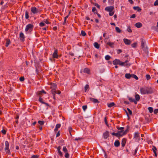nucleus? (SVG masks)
<instances>
[{
    "label": "nucleus",
    "instance_id": "774afa93",
    "mask_svg": "<svg viewBox=\"0 0 158 158\" xmlns=\"http://www.w3.org/2000/svg\"><path fill=\"white\" fill-rule=\"evenodd\" d=\"M110 24L112 25H114V26L115 25V24L113 23H111Z\"/></svg>",
    "mask_w": 158,
    "mask_h": 158
},
{
    "label": "nucleus",
    "instance_id": "4c0bfd02",
    "mask_svg": "<svg viewBox=\"0 0 158 158\" xmlns=\"http://www.w3.org/2000/svg\"><path fill=\"white\" fill-rule=\"evenodd\" d=\"M81 34L83 36H85L86 35V34L85 32L83 31H81Z\"/></svg>",
    "mask_w": 158,
    "mask_h": 158
},
{
    "label": "nucleus",
    "instance_id": "dca6fc26",
    "mask_svg": "<svg viewBox=\"0 0 158 158\" xmlns=\"http://www.w3.org/2000/svg\"><path fill=\"white\" fill-rule=\"evenodd\" d=\"M61 125L60 124H57L56 125L54 131L55 132H56L58 131V129L60 127Z\"/></svg>",
    "mask_w": 158,
    "mask_h": 158
},
{
    "label": "nucleus",
    "instance_id": "69168bd1",
    "mask_svg": "<svg viewBox=\"0 0 158 158\" xmlns=\"http://www.w3.org/2000/svg\"><path fill=\"white\" fill-rule=\"evenodd\" d=\"M128 1L131 4H132L133 3V1L132 0H130Z\"/></svg>",
    "mask_w": 158,
    "mask_h": 158
},
{
    "label": "nucleus",
    "instance_id": "49530a36",
    "mask_svg": "<svg viewBox=\"0 0 158 158\" xmlns=\"http://www.w3.org/2000/svg\"><path fill=\"white\" fill-rule=\"evenodd\" d=\"M38 123L40 124L41 125H42L44 123V122L43 121H38Z\"/></svg>",
    "mask_w": 158,
    "mask_h": 158
},
{
    "label": "nucleus",
    "instance_id": "6ab92c4d",
    "mask_svg": "<svg viewBox=\"0 0 158 158\" xmlns=\"http://www.w3.org/2000/svg\"><path fill=\"white\" fill-rule=\"evenodd\" d=\"M119 144L120 143L118 140H116L114 143V146L116 147H118L119 145Z\"/></svg>",
    "mask_w": 158,
    "mask_h": 158
},
{
    "label": "nucleus",
    "instance_id": "f03ea898",
    "mask_svg": "<svg viewBox=\"0 0 158 158\" xmlns=\"http://www.w3.org/2000/svg\"><path fill=\"white\" fill-rule=\"evenodd\" d=\"M117 129L119 131H118L119 135L120 137L122 136L123 135H126L128 131L127 130H126L124 131L123 127H118Z\"/></svg>",
    "mask_w": 158,
    "mask_h": 158
},
{
    "label": "nucleus",
    "instance_id": "13d9d810",
    "mask_svg": "<svg viewBox=\"0 0 158 158\" xmlns=\"http://www.w3.org/2000/svg\"><path fill=\"white\" fill-rule=\"evenodd\" d=\"M115 136L117 137H120L119 135L118 132L115 133Z\"/></svg>",
    "mask_w": 158,
    "mask_h": 158
},
{
    "label": "nucleus",
    "instance_id": "338daca9",
    "mask_svg": "<svg viewBox=\"0 0 158 158\" xmlns=\"http://www.w3.org/2000/svg\"><path fill=\"white\" fill-rule=\"evenodd\" d=\"M60 135V134L59 133V132H58V133L56 135V137H57L59 136Z\"/></svg>",
    "mask_w": 158,
    "mask_h": 158
},
{
    "label": "nucleus",
    "instance_id": "f257e3e1",
    "mask_svg": "<svg viewBox=\"0 0 158 158\" xmlns=\"http://www.w3.org/2000/svg\"><path fill=\"white\" fill-rule=\"evenodd\" d=\"M140 93L142 94H145L152 93L153 92L152 88L151 87H145L140 89Z\"/></svg>",
    "mask_w": 158,
    "mask_h": 158
},
{
    "label": "nucleus",
    "instance_id": "0e129e2a",
    "mask_svg": "<svg viewBox=\"0 0 158 158\" xmlns=\"http://www.w3.org/2000/svg\"><path fill=\"white\" fill-rule=\"evenodd\" d=\"M56 94H60V91L57 90L56 92Z\"/></svg>",
    "mask_w": 158,
    "mask_h": 158
},
{
    "label": "nucleus",
    "instance_id": "cd10ccee",
    "mask_svg": "<svg viewBox=\"0 0 158 158\" xmlns=\"http://www.w3.org/2000/svg\"><path fill=\"white\" fill-rule=\"evenodd\" d=\"M94 47L97 48H99V45L97 42H95L94 43Z\"/></svg>",
    "mask_w": 158,
    "mask_h": 158
},
{
    "label": "nucleus",
    "instance_id": "de8ad7c7",
    "mask_svg": "<svg viewBox=\"0 0 158 158\" xmlns=\"http://www.w3.org/2000/svg\"><path fill=\"white\" fill-rule=\"evenodd\" d=\"M87 108V106H82V108L83 110L85 111Z\"/></svg>",
    "mask_w": 158,
    "mask_h": 158
},
{
    "label": "nucleus",
    "instance_id": "0eeeda50",
    "mask_svg": "<svg viewBox=\"0 0 158 158\" xmlns=\"http://www.w3.org/2000/svg\"><path fill=\"white\" fill-rule=\"evenodd\" d=\"M113 64L114 65H116V64H119V65H123L122 64L123 63H122V61L120 60H119L116 59L114 60L113 62Z\"/></svg>",
    "mask_w": 158,
    "mask_h": 158
},
{
    "label": "nucleus",
    "instance_id": "052dcab7",
    "mask_svg": "<svg viewBox=\"0 0 158 158\" xmlns=\"http://www.w3.org/2000/svg\"><path fill=\"white\" fill-rule=\"evenodd\" d=\"M158 112V109H155L154 111V113L155 114H156Z\"/></svg>",
    "mask_w": 158,
    "mask_h": 158
},
{
    "label": "nucleus",
    "instance_id": "ea45409f",
    "mask_svg": "<svg viewBox=\"0 0 158 158\" xmlns=\"http://www.w3.org/2000/svg\"><path fill=\"white\" fill-rule=\"evenodd\" d=\"M137 45V44L136 43H135L131 44V46L133 48H135L136 47Z\"/></svg>",
    "mask_w": 158,
    "mask_h": 158
},
{
    "label": "nucleus",
    "instance_id": "58836bf2",
    "mask_svg": "<svg viewBox=\"0 0 158 158\" xmlns=\"http://www.w3.org/2000/svg\"><path fill=\"white\" fill-rule=\"evenodd\" d=\"M68 130L69 131V132L70 134L71 135V131L72 130V128L71 127H69L68 128Z\"/></svg>",
    "mask_w": 158,
    "mask_h": 158
},
{
    "label": "nucleus",
    "instance_id": "3c124183",
    "mask_svg": "<svg viewBox=\"0 0 158 158\" xmlns=\"http://www.w3.org/2000/svg\"><path fill=\"white\" fill-rule=\"evenodd\" d=\"M127 110H128V111L129 114L130 115H131L132 114V112L128 108H127Z\"/></svg>",
    "mask_w": 158,
    "mask_h": 158
},
{
    "label": "nucleus",
    "instance_id": "aec40b11",
    "mask_svg": "<svg viewBox=\"0 0 158 158\" xmlns=\"http://www.w3.org/2000/svg\"><path fill=\"white\" fill-rule=\"evenodd\" d=\"M107 44L109 45V46L113 48L114 47V44L113 42H109L107 43Z\"/></svg>",
    "mask_w": 158,
    "mask_h": 158
},
{
    "label": "nucleus",
    "instance_id": "5701e85b",
    "mask_svg": "<svg viewBox=\"0 0 158 158\" xmlns=\"http://www.w3.org/2000/svg\"><path fill=\"white\" fill-rule=\"evenodd\" d=\"M128 99L129 100V101H130V102H134L135 104H137V102L135 101V100L134 99L132 98L129 97L128 98Z\"/></svg>",
    "mask_w": 158,
    "mask_h": 158
},
{
    "label": "nucleus",
    "instance_id": "f704fd0d",
    "mask_svg": "<svg viewBox=\"0 0 158 158\" xmlns=\"http://www.w3.org/2000/svg\"><path fill=\"white\" fill-rule=\"evenodd\" d=\"M110 57L109 55H106L105 56V59L106 60H108L110 59Z\"/></svg>",
    "mask_w": 158,
    "mask_h": 158
},
{
    "label": "nucleus",
    "instance_id": "603ef678",
    "mask_svg": "<svg viewBox=\"0 0 158 158\" xmlns=\"http://www.w3.org/2000/svg\"><path fill=\"white\" fill-rule=\"evenodd\" d=\"M44 23L43 22H41L40 23V26L41 27H43L44 26Z\"/></svg>",
    "mask_w": 158,
    "mask_h": 158
},
{
    "label": "nucleus",
    "instance_id": "bf43d9fd",
    "mask_svg": "<svg viewBox=\"0 0 158 158\" xmlns=\"http://www.w3.org/2000/svg\"><path fill=\"white\" fill-rule=\"evenodd\" d=\"M2 132L3 134H5L6 133V131L5 130L3 129L2 131Z\"/></svg>",
    "mask_w": 158,
    "mask_h": 158
},
{
    "label": "nucleus",
    "instance_id": "c03bdc74",
    "mask_svg": "<svg viewBox=\"0 0 158 158\" xmlns=\"http://www.w3.org/2000/svg\"><path fill=\"white\" fill-rule=\"evenodd\" d=\"M127 30L129 32H132V30L131 29L130 27H128L127 29Z\"/></svg>",
    "mask_w": 158,
    "mask_h": 158
},
{
    "label": "nucleus",
    "instance_id": "2eb2a0df",
    "mask_svg": "<svg viewBox=\"0 0 158 158\" xmlns=\"http://www.w3.org/2000/svg\"><path fill=\"white\" fill-rule=\"evenodd\" d=\"M109 135V133L107 131H106L103 134V138L105 139H107Z\"/></svg>",
    "mask_w": 158,
    "mask_h": 158
},
{
    "label": "nucleus",
    "instance_id": "8fccbe9b",
    "mask_svg": "<svg viewBox=\"0 0 158 158\" xmlns=\"http://www.w3.org/2000/svg\"><path fill=\"white\" fill-rule=\"evenodd\" d=\"M154 5L155 6H158V0H156L154 3Z\"/></svg>",
    "mask_w": 158,
    "mask_h": 158
},
{
    "label": "nucleus",
    "instance_id": "2f4dec72",
    "mask_svg": "<svg viewBox=\"0 0 158 158\" xmlns=\"http://www.w3.org/2000/svg\"><path fill=\"white\" fill-rule=\"evenodd\" d=\"M152 150H153V151L154 152V153L156 156V155H157L156 153V147L153 146V148H152Z\"/></svg>",
    "mask_w": 158,
    "mask_h": 158
},
{
    "label": "nucleus",
    "instance_id": "9d476101",
    "mask_svg": "<svg viewBox=\"0 0 158 158\" xmlns=\"http://www.w3.org/2000/svg\"><path fill=\"white\" fill-rule=\"evenodd\" d=\"M31 11L33 13L35 14L38 12V10L35 7H33L31 8Z\"/></svg>",
    "mask_w": 158,
    "mask_h": 158
},
{
    "label": "nucleus",
    "instance_id": "1a4fd4ad",
    "mask_svg": "<svg viewBox=\"0 0 158 158\" xmlns=\"http://www.w3.org/2000/svg\"><path fill=\"white\" fill-rule=\"evenodd\" d=\"M123 65H121V66H124L126 67H128L131 65V64L129 62V61L128 60H126L125 61L123 62H122Z\"/></svg>",
    "mask_w": 158,
    "mask_h": 158
},
{
    "label": "nucleus",
    "instance_id": "c85d7f7f",
    "mask_svg": "<svg viewBox=\"0 0 158 158\" xmlns=\"http://www.w3.org/2000/svg\"><path fill=\"white\" fill-rule=\"evenodd\" d=\"M114 103L112 102L108 104V106L109 107H111L114 105Z\"/></svg>",
    "mask_w": 158,
    "mask_h": 158
},
{
    "label": "nucleus",
    "instance_id": "4468645a",
    "mask_svg": "<svg viewBox=\"0 0 158 158\" xmlns=\"http://www.w3.org/2000/svg\"><path fill=\"white\" fill-rule=\"evenodd\" d=\"M141 47H142V48L143 50H147V48L145 46V44L143 41H142L141 42Z\"/></svg>",
    "mask_w": 158,
    "mask_h": 158
},
{
    "label": "nucleus",
    "instance_id": "b1692460",
    "mask_svg": "<svg viewBox=\"0 0 158 158\" xmlns=\"http://www.w3.org/2000/svg\"><path fill=\"white\" fill-rule=\"evenodd\" d=\"M126 143V139H123L122 140V145L123 147L124 146V145L125 144V143Z\"/></svg>",
    "mask_w": 158,
    "mask_h": 158
},
{
    "label": "nucleus",
    "instance_id": "6e6d98bb",
    "mask_svg": "<svg viewBox=\"0 0 158 158\" xmlns=\"http://www.w3.org/2000/svg\"><path fill=\"white\" fill-rule=\"evenodd\" d=\"M38 156L36 155H34L32 156L31 157V158H38Z\"/></svg>",
    "mask_w": 158,
    "mask_h": 158
},
{
    "label": "nucleus",
    "instance_id": "680f3d73",
    "mask_svg": "<svg viewBox=\"0 0 158 158\" xmlns=\"http://www.w3.org/2000/svg\"><path fill=\"white\" fill-rule=\"evenodd\" d=\"M135 17V15L134 14H133L131 17V18H134Z\"/></svg>",
    "mask_w": 158,
    "mask_h": 158
},
{
    "label": "nucleus",
    "instance_id": "c9c22d12",
    "mask_svg": "<svg viewBox=\"0 0 158 158\" xmlns=\"http://www.w3.org/2000/svg\"><path fill=\"white\" fill-rule=\"evenodd\" d=\"M148 110L150 113H152L153 112V108L152 107H149L148 108Z\"/></svg>",
    "mask_w": 158,
    "mask_h": 158
},
{
    "label": "nucleus",
    "instance_id": "09e8293b",
    "mask_svg": "<svg viewBox=\"0 0 158 158\" xmlns=\"http://www.w3.org/2000/svg\"><path fill=\"white\" fill-rule=\"evenodd\" d=\"M44 22L47 24H49L50 23L48 20L46 19H44Z\"/></svg>",
    "mask_w": 158,
    "mask_h": 158
},
{
    "label": "nucleus",
    "instance_id": "6e6552de",
    "mask_svg": "<svg viewBox=\"0 0 158 158\" xmlns=\"http://www.w3.org/2000/svg\"><path fill=\"white\" fill-rule=\"evenodd\" d=\"M134 138L137 141H139L140 140V138L139 134L138 131L136 132L135 133Z\"/></svg>",
    "mask_w": 158,
    "mask_h": 158
},
{
    "label": "nucleus",
    "instance_id": "20e7f679",
    "mask_svg": "<svg viewBox=\"0 0 158 158\" xmlns=\"http://www.w3.org/2000/svg\"><path fill=\"white\" fill-rule=\"evenodd\" d=\"M5 147L4 149L6 153L9 155L10 154V152L9 148V145L8 142L6 141L5 142Z\"/></svg>",
    "mask_w": 158,
    "mask_h": 158
},
{
    "label": "nucleus",
    "instance_id": "e2e57ef3",
    "mask_svg": "<svg viewBox=\"0 0 158 158\" xmlns=\"http://www.w3.org/2000/svg\"><path fill=\"white\" fill-rule=\"evenodd\" d=\"M61 148V147L60 146H59L57 148L58 151H60Z\"/></svg>",
    "mask_w": 158,
    "mask_h": 158
},
{
    "label": "nucleus",
    "instance_id": "a19ab883",
    "mask_svg": "<svg viewBox=\"0 0 158 158\" xmlns=\"http://www.w3.org/2000/svg\"><path fill=\"white\" fill-rule=\"evenodd\" d=\"M42 93H44V94H46V92L43 90H42L41 91H39L37 93V94L38 95Z\"/></svg>",
    "mask_w": 158,
    "mask_h": 158
},
{
    "label": "nucleus",
    "instance_id": "79ce46f5",
    "mask_svg": "<svg viewBox=\"0 0 158 158\" xmlns=\"http://www.w3.org/2000/svg\"><path fill=\"white\" fill-rule=\"evenodd\" d=\"M65 157L66 158H69V153L67 152L65 153L64 155Z\"/></svg>",
    "mask_w": 158,
    "mask_h": 158
},
{
    "label": "nucleus",
    "instance_id": "423d86ee",
    "mask_svg": "<svg viewBox=\"0 0 158 158\" xmlns=\"http://www.w3.org/2000/svg\"><path fill=\"white\" fill-rule=\"evenodd\" d=\"M56 85L54 83H51V88L52 89V94L53 95V98L54 99L55 98V93L56 91L55 90L56 89Z\"/></svg>",
    "mask_w": 158,
    "mask_h": 158
},
{
    "label": "nucleus",
    "instance_id": "412c9836",
    "mask_svg": "<svg viewBox=\"0 0 158 158\" xmlns=\"http://www.w3.org/2000/svg\"><path fill=\"white\" fill-rule=\"evenodd\" d=\"M135 98L136 102L139 101L140 99L139 95L138 94H136L135 95Z\"/></svg>",
    "mask_w": 158,
    "mask_h": 158
},
{
    "label": "nucleus",
    "instance_id": "39448f33",
    "mask_svg": "<svg viewBox=\"0 0 158 158\" xmlns=\"http://www.w3.org/2000/svg\"><path fill=\"white\" fill-rule=\"evenodd\" d=\"M33 26L31 24L27 25L26 27L25 31L26 32H31L33 30Z\"/></svg>",
    "mask_w": 158,
    "mask_h": 158
},
{
    "label": "nucleus",
    "instance_id": "ddd939ff",
    "mask_svg": "<svg viewBox=\"0 0 158 158\" xmlns=\"http://www.w3.org/2000/svg\"><path fill=\"white\" fill-rule=\"evenodd\" d=\"M83 72L84 73H86L88 74L90 73V69L88 68H85L83 70Z\"/></svg>",
    "mask_w": 158,
    "mask_h": 158
},
{
    "label": "nucleus",
    "instance_id": "a211bd4d",
    "mask_svg": "<svg viewBox=\"0 0 158 158\" xmlns=\"http://www.w3.org/2000/svg\"><path fill=\"white\" fill-rule=\"evenodd\" d=\"M135 26L137 28H140L142 26V24L140 23H137L135 24Z\"/></svg>",
    "mask_w": 158,
    "mask_h": 158
},
{
    "label": "nucleus",
    "instance_id": "e433bc0d",
    "mask_svg": "<svg viewBox=\"0 0 158 158\" xmlns=\"http://www.w3.org/2000/svg\"><path fill=\"white\" fill-rule=\"evenodd\" d=\"M89 86L88 85H86L85 87V91L86 92L88 89Z\"/></svg>",
    "mask_w": 158,
    "mask_h": 158
},
{
    "label": "nucleus",
    "instance_id": "7ed1b4c3",
    "mask_svg": "<svg viewBox=\"0 0 158 158\" xmlns=\"http://www.w3.org/2000/svg\"><path fill=\"white\" fill-rule=\"evenodd\" d=\"M114 7L113 6H107L105 8V10L109 12V15L112 16L114 14V11H113Z\"/></svg>",
    "mask_w": 158,
    "mask_h": 158
},
{
    "label": "nucleus",
    "instance_id": "37998d69",
    "mask_svg": "<svg viewBox=\"0 0 158 158\" xmlns=\"http://www.w3.org/2000/svg\"><path fill=\"white\" fill-rule=\"evenodd\" d=\"M132 77L134 78L136 80H137L138 79L137 77L135 75L132 74Z\"/></svg>",
    "mask_w": 158,
    "mask_h": 158
},
{
    "label": "nucleus",
    "instance_id": "bb28decb",
    "mask_svg": "<svg viewBox=\"0 0 158 158\" xmlns=\"http://www.w3.org/2000/svg\"><path fill=\"white\" fill-rule=\"evenodd\" d=\"M10 40L7 39H6V43L5 46L6 47H8L9 44H10Z\"/></svg>",
    "mask_w": 158,
    "mask_h": 158
},
{
    "label": "nucleus",
    "instance_id": "a878e982",
    "mask_svg": "<svg viewBox=\"0 0 158 158\" xmlns=\"http://www.w3.org/2000/svg\"><path fill=\"white\" fill-rule=\"evenodd\" d=\"M90 101H92L94 103H97L98 102V101L97 99L93 98H90Z\"/></svg>",
    "mask_w": 158,
    "mask_h": 158
},
{
    "label": "nucleus",
    "instance_id": "864d4df0",
    "mask_svg": "<svg viewBox=\"0 0 158 158\" xmlns=\"http://www.w3.org/2000/svg\"><path fill=\"white\" fill-rule=\"evenodd\" d=\"M92 11L94 13H96V12H95L96 11V8L95 7H94L92 8Z\"/></svg>",
    "mask_w": 158,
    "mask_h": 158
},
{
    "label": "nucleus",
    "instance_id": "473e14b6",
    "mask_svg": "<svg viewBox=\"0 0 158 158\" xmlns=\"http://www.w3.org/2000/svg\"><path fill=\"white\" fill-rule=\"evenodd\" d=\"M29 18L28 13L27 11H25V18L26 19H28Z\"/></svg>",
    "mask_w": 158,
    "mask_h": 158
},
{
    "label": "nucleus",
    "instance_id": "393cba45",
    "mask_svg": "<svg viewBox=\"0 0 158 158\" xmlns=\"http://www.w3.org/2000/svg\"><path fill=\"white\" fill-rule=\"evenodd\" d=\"M125 77L127 79H129L132 77V75H131L129 73H126L125 75Z\"/></svg>",
    "mask_w": 158,
    "mask_h": 158
},
{
    "label": "nucleus",
    "instance_id": "9b49d317",
    "mask_svg": "<svg viewBox=\"0 0 158 158\" xmlns=\"http://www.w3.org/2000/svg\"><path fill=\"white\" fill-rule=\"evenodd\" d=\"M123 40L124 43L126 45H129L131 43V41L128 39L125 38Z\"/></svg>",
    "mask_w": 158,
    "mask_h": 158
},
{
    "label": "nucleus",
    "instance_id": "f3484780",
    "mask_svg": "<svg viewBox=\"0 0 158 158\" xmlns=\"http://www.w3.org/2000/svg\"><path fill=\"white\" fill-rule=\"evenodd\" d=\"M53 57L54 58H57L58 57V55L57 54V51L56 50L55 51L53 54Z\"/></svg>",
    "mask_w": 158,
    "mask_h": 158
},
{
    "label": "nucleus",
    "instance_id": "5fc2aeb1",
    "mask_svg": "<svg viewBox=\"0 0 158 158\" xmlns=\"http://www.w3.org/2000/svg\"><path fill=\"white\" fill-rule=\"evenodd\" d=\"M146 78L147 80H148L151 78L150 75L147 74L146 75Z\"/></svg>",
    "mask_w": 158,
    "mask_h": 158
},
{
    "label": "nucleus",
    "instance_id": "a18cd8bd",
    "mask_svg": "<svg viewBox=\"0 0 158 158\" xmlns=\"http://www.w3.org/2000/svg\"><path fill=\"white\" fill-rule=\"evenodd\" d=\"M58 154L61 157H62L63 156L62 153L60 151H58Z\"/></svg>",
    "mask_w": 158,
    "mask_h": 158
},
{
    "label": "nucleus",
    "instance_id": "4d7b16f0",
    "mask_svg": "<svg viewBox=\"0 0 158 158\" xmlns=\"http://www.w3.org/2000/svg\"><path fill=\"white\" fill-rule=\"evenodd\" d=\"M19 80L21 81H23L24 80V78L23 77H20L19 78Z\"/></svg>",
    "mask_w": 158,
    "mask_h": 158
},
{
    "label": "nucleus",
    "instance_id": "c756f323",
    "mask_svg": "<svg viewBox=\"0 0 158 158\" xmlns=\"http://www.w3.org/2000/svg\"><path fill=\"white\" fill-rule=\"evenodd\" d=\"M115 30L118 33H120L121 31V30L119 29V28L118 27H115Z\"/></svg>",
    "mask_w": 158,
    "mask_h": 158
},
{
    "label": "nucleus",
    "instance_id": "7c9ffc66",
    "mask_svg": "<svg viewBox=\"0 0 158 158\" xmlns=\"http://www.w3.org/2000/svg\"><path fill=\"white\" fill-rule=\"evenodd\" d=\"M39 102H41L42 103H45L47 105H48V104L47 103H45L44 102H43L42 98H41L40 97L39 98Z\"/></svg>",
    "mask_w": 158,
    "mask_h": 158
},
{
    "label": "nucleus",
    "instance_id": "72a5a7b5",
    "mask_svg": "<svg viewBox=\"0 0 158 158\" xmlns=\"http://www.w3.org/2000/svg\"><path fill=\"white\" fill-rule=\"evenodd\" d=\"M63 150L65 153L67 152V150L65 146H64L63 148Z\"/></svg>",
    "mask_w": 158,
    "mask_h": 158
},
{
    "label": "nucleus",
    "instance_id": "4be33fe9",
    "mask_svg": "<svg viewBox=\"0 0 158 158\" xmlns=\"http://www.w3.org/2000/svg\"><path fill=\"white\" fill-rule=\"evenodd\" d=\"M133 9L135 10H136L139 12L141 10V9L139 6H134L133 7Z\"/></svg>",
    "mask_w": 158,
    "mask_h": 158
},
{
    "label": "nucleus",
    "instance_id": "f8f14e48",
    "mask_svg": "<svg viewBox=\"0 0 158 158\" xmlns=\"http://www.w3.org/2000/svg\"><path fill=\"white\" fill-rule=\"evenodd\" d=\"M19 38L21 40L23 41L24 39V35L22 32H20L19 34Z\"/></svg>",
    "mask_w": 158,
    "mask_h": 158
}]
</instances>
